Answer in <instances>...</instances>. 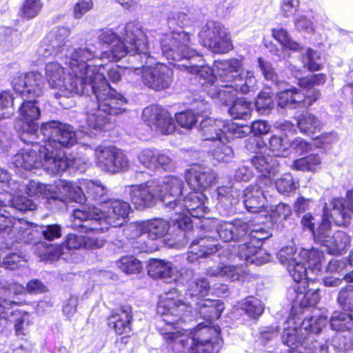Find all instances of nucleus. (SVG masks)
I'll use <instances>...</instances> for the list:
<instances>
[{
	"mask_svg": "<svg viewBox=\"0 0 353 353\" xmlns=\"http://www.w3.org/2000/svg\"><path fill=\"white\" fill-rule=\"evenodd\" d=\"M195 310L201 318L206 321L200 323L194 331L180 326L179 322L190 321L192 303L182 302L170 292L160 297L157 307L161 315L157 329L165 341L176 351H181L192 341L189 353H219L223 345L221 330L218 325L210 326L218 319L225 307L220 300L201 299L194 303Z\"/></svg>",
	"mask_w": 353,
	"mask_h": 353,
	"instance_id": "f257e3e1",
	"label": "nucleus"
},
{
	"mask_svg": "<svg viewBox=\"0 0 353 353\" xmlns=\"http://www.w3.org/2000/svg\"><path fill=\"white\" fill-rule=\"evenodd\" d=\"M43 138L47 141L43 145H35L18 152L12 157L17 168L27 170L42 167L49 174H54L72 167L80 172L86 169V162L80 158L65 157L62 148H69L77 143L73 128L57 121L46 122L41 128Z\"/></svg>",
	"mask_w": 353,
	"mask_h": 353,
	"instance_id": "f03ea898",
	"label": "nucleus"
},
{
	"mask_svg": "<svg viewBox=\"0 0 353 353\" xmlns=\"http://www.w3.org/2000/svg\"><path fill=\"white\" fill-rule=\"evenodd\" d=\"M96 57L92 48L80 47L72 50L69 57H64L65 63L69 67L68 76H65L64 68L57 62L48 63L46 66V77L50 87L57 90V99L70 97L74 94H85L88 83L85 76L91 77L97 70V65L88 63Z\"/></svg>",
	"mask_w": 353,
	"mask_h": 353,
	"instance_id": "7ed1b4c3",
	"label": "nucleus"
},
{
	"mask_svg": "<svg viewBox=\"0 0 353 353\" xmlns=\"http://www.w3.org/2000/svg\"><path fill=\"white\" fill-rule=\"evenodd\" d=\"M126 41L130 46V52L133 56L130 63L137 62L139 66L143 83L155 90H162L170 87L172 82L173 71L167 65L156 62L154 54H159L161 44L150 46L146 34L133 23L127 26Z\"/></svg>",
	"mask_w": 353,
	"mask_h": 353,
	"instance_id": "20e7f679",
	"label": "nucleus"
},
{
	"mask_svg": "<svg viewBox=\"0 0 353 353\" xmlns=\"http://www.w3.org/2000/svg\"><path fill=\"white\" fill-rule=\"evenodd\" d=\"M130 209L128 202L119 199L108 200L101 208L83 206L73 211L70 228L86 234L91 232H103L110 226L123 225Z\"/></svg>",
	"mask_w": 353,
	"mask_h": 353,
	"instance_id": "39448f33",
	"label": "nucleus"
},
{
	"mask_svg": "<svg viewBox=\"0 0 353 353\" xmlns=\"http://www.w3.org/2000/svg\"><path fill=\"white\" fill-rule=\"evenodd\" d=\"M213 229H215L216 234L223 241L239 242L247 234L249 224L241 219L228 222L204 219L201 221V230L205 234H200L199 239L192 241L187 255L189 262L193 263L199 258L210 255L218 250L217 241L211 235Z\"/></svg>",
	"mask_w": 353,
	"mask_h": 353,
	"instance_id": "423d86ee",
	"label": "nucleus"
},
{
	"mask_svg": "<svg viewBox=\"0 0 353 353\" xmlns=\"http://www.w3.org/2000/svg\"><path fill=\"white\" fill-rule=\"evenodd\" d=\"M183 188V181L180 177L168 175L145 183L128 186L125 192L130 194L132 203L137 209L151 207L160 199L165 207L172 212L180 199Z\"/></svg>",
	"mask_w": 353,
	"mask_h": 353,
	"instance_id": "0eeeda50",
	"label": "nucleus"
},
{
	"mask_svg": "<svg viewBox=\"0 0 353 353\" xmlns=\"http://www.w3.org/2000/svg\"><path fill=\"white\" fill-rule=\"evenodd\" d=\"M191 22L190 17L183 12L174 11L168 14V26L170 31L159 35L158 39L161 53L168 60L180 61L201 58L199 53L189 46L190 34L181 30L190 25Z\"/></svg>",
	"mask_w": 353,
	"mask_h": 353,
	"instance_id": "6e6552de",
	"label": "nucleus"
},
{
	"mask_svg": "<svg viewBox=\"0 0 353 353\" xmlns=\"http://www.w3.org/2000/svg\"><path fill=\"white\" fill-rule=\"evenodd\" d=\"M277 258L295 282L305 279L314 280L310 274L319 275L322 269L323 253L317 249L301 248L294 246L282 248L277 254Z\"/></svg>",
	"mask_w": 353,
	"mask_h": 353,
	"instance_id": "1a4fd4ad",
	"label": "nucleus"
},
{
	"mask_svg": "<svg viewBox=\"0 0 353 353\" xmlns=\"http://www.w3.org/2000/svg\"><path fill=\"white\" fill-rule=\"evenodd\" d=\"M103 64L97 66L94 74L91 77L85 76L88 83L85 93L91 91L97 101V107L102 108L108 114H119L127 110V99L108 84L103 72H100L103 68Z\"/></svg>",
	"mask_w": 353,
	"mask_h": 353,
	"instance_id": "9d476101",
	"label": "nucleus"
},
{
	"mask_svg": "<svg viewBox=\"0 0 353 353\" xmlns=\"http://www.w3.org/2000/svg\"><path fill=\"white\" fill-rule=\"evenodd\" d=\"M18 112L19 117L15 123V128L21 133V140L27 144L19 152L28 147L46 145L47 141L43 138L41 128L39 131L37 123L41 116L38 101L35 99L24 100L20 105ZM45 123H43L41 128Z\"/></svg>",
	"mask_w": 353,
	"mask_h": 353,
	"instance_id": "9b49d317",
	"label": "nucleus"
},
{
	"mask_svg": "<svg viewBox=\"0 0 353 353\" xmlns=\"http://www.w3.org/2000/svg\"><path fill=\"white\" fill-rule=\"evenodd\" d=\"M206 196L201 192L194 190L185 198L179 200L171 214L172 221L183 230L193 228L190 217L203 220L204 215L209 212Z\"/></svg>",
	"mask_w": 353,
	"mask_h": 353,
	"instance_id": "f8f14e48",
	"label": "nucleus"
},
{
	"mask_svg": "<svg viewBox=\"0 0 353 353\" xmlns=\"http://www.w3.org/2000/svg\"><path fill=\"white\" fill-rule=\"evenodd\" d=\"M314 310L315 315L309 319H305L301 324V319L295 316H290L284 323L282 341L289 347H297L303 343L307 334H318L327 323V318L318 314Z\"/></svg>",
	"mask_w": 353,
	"mask_h": 353,
	"instance_id": "ddd939ff",
	"label": "nucleus"
},
{
	"mask_svg": "<svg viewBox=\"0 0 353 353\" xmlns=\"http://www.w3.org/2000/svg\"><path fill=\"white\" fill-rule=\"evenodd\" d=\"M133 23L137 25L140 30H143L141 26L139 23L136 22H130L128 23L123 28L122 31L120 32V35L117 36L115 32H113L112 29L105 28L99 32L98 39L101 43L107 44L110 46V49L107 51H104L100 54L99 57L97 55V52L95 50V47L91 44H87L85 47L90 46L94 50L96 57L88 61V63H90L92 61H94L98 67L100 63H97L99 61L107 60L108 61H117L124 57L126 54H129V61L132 59V57L133 56L132 52H130V44L127 42V26Z\"/></svg>",
	"mask_w": 353,
	"mask_h": 353,
	"instance_id": "4468645a",
	"label": "nucleus"
},
{
	"mask_svg": "<svg viewBox=\"0 0 353 353\" xmlns=\"http://www.w3.org/2000/svg\"><path fill=\"white\" fill-rule=\"evenodd\" d=\"M56 187L65 195L66 201L70 200L82 203L85 198H88L97 202L99 206H95L96 208H101L107 201L105 200L106 189L99 181L81 179L77 185L71 181L60 179Z\"/></svg>",
	"mask_w": 353,
	"mask_h": 353,
	"instance_id": "2eb2a0df",
	"label": "nucleus"
},
{
	"mask_svg": "<svg viewBox=\"0 0 353 353\" xmlns=\"http://www.w3.org/2000/svg\"><path fill=\"white\" fill-rule=\"evenodd\" d=\"M349 214L343 199L334 198L330 203H325L323 210V214L321 219L310 212L305 213L301 220V225L304 230H309L312 232L314 241L316 242V234L321 230L322 226L326 224L327 226L331 223V219L337 225H342L348 219Z\"/></svg>",
	"mask_w": 353,
	"mask_h": 353,
	"instance_id": "dca6fc26",
	"label": "nucleus"
},
{
	"mask_svg": "<svg viewBox=\"0 0 353 353\" xmlns=\"http://www.w3.org/2000/svg\"><path fill=\"white\" fill-rule=\"evenodd\" d=\"M71 33L70 28L65 26L54 27L41 41L37 50L39 61L54 56L60 59L69 57L74 48L68 44V37Z\"/></svg>",
	"mask_w": 353,
	"mask_h": 353,
	"instance_id": "f3484780",
	"label": "nucleus"
},
{
	"mask_svg": "<svg viewBox=\"0 0 353 353\" xmlns=\"http://www.w3.org/2000/svg\"><path fill=\"white\" fill-rule=\"evenodd\" d=\"M256 79L252 70H241L230 84L221 85V89L218 90L215 86L210 90V97L218 99L223 104H229L234 101L237 92L247 94L254 90Z\"/></svg>",
	"mask_w": 353,
	"mask_h": 353,
	"instance_id": "a211bd4d",
	"label": "nucleus"
},
{
	"mask_svg": "<svg viewBox=\"0 0 353 353\" xmlns=\"http://www.w3.org/2000/svg\"><path fill=\"white\" fill-rule=\"evenodd\" d=\"M199 131L203 139L210 143L220 140L241 138L246 134L243 126L212 118H205L201 121Z\"/></svg>",
	"mask_w": 353,
	"mask_h": 353,
	"instance_id": "6ab92c4d",
	"label": "nucleus"
},
{
	"mask_svg": "<svg viewBox=\"0 0 353 353\" xmlns=\"http://www.w3.org/2000/svg\"><path fill=\"white\" fill-rule=\"evenodd\" d=\"M201 43L214 53H227L232 48L230 34L219 22L208 21L199 33Z\"/></svg>",
	"mask_w": 353,
	"mask_h": 353,
	"instance_id": "aec40b11",
	"label": "nucleus"
},
{
	"mask_svg": "<svg viewBox=\"0 0 353 353\" xmlns=\"http://www.w3.org/2000/svg\"><path fill=\"white\" fill-rule=\"evenodd\" d=\"M57 181L53 185L43 184L36 181H23L12 179L8 188L16 193H26L30 196H43L48 199L59 200L66 203V197L57 188Z\"/></svg>",
	"mask_w": 353,
	"mask_h": 353,
	"instance_id": "412c9836",
	"label": "nucleus"
},
{
	"mask_svg": "<svg viewBox=\"0 0 353 353\" xmlns=\"http://www.w3.org/2000/svg\"><path fill=\"white\" fill-rule=\"evenodd\" d=\"M96 165L101 170L116 173L126 170L129 161L124 152L113 146H99L94 151Z\"/></svg>",
	"mask_w": 353,
	"mask_h": 353,
	"instance_id": "4be33fe9",
	"label": "nucleus"
},
{
	"mask_svg": "<svg viewBox=\"0 0 353 353\" xmlns=\"http://www.w3.org/2000/svg\"><path fill=\"white\" fill-rule=\"evenodd\" d=\"M1 204L0 207V234L7 233L17 241L31 242L34 228L32 224L23 219H16Z\"/></svg>",
	"mask_w": 353,
	"mask_h": 353,
	"instance_id": "5701e85b",
	"label": "nucleus"
},
{
	"mask_svg": "<svg viewBox=\"0 0 353 353\" xmlns=\"http://www.w3.org/2000/svg\"><path fill=\"white\" fill-rule=\"evenodd\" d=\"M13 90L27 99H35L42 95L44 81L39 72L19 73L12 80Z\"/></svg>",
	"mask_w": 353,
	"mask_h": 353,
	"instance_id": "b1692460",
	"label": "nucleus"
},
{
	"mask_svg": "<svg viewBox=\"0 0 353 353\" xmlns=\"http://www.w3.org/2000/svg\"><path fill=\"white\" fill-rule=\"evenodd\" d=\"M320 94L317 90L307 91L305 94L300 89L291 87L279 92L276 99L278 106L282 108H296L312 105L319 99Z\"/></svg>",
	"mask_w": 353,
	"mask_h": 353,
	"instance_id": "393cba45",
	"label": "nucleus"
},
{
	"mask_svg": "<svg viewBox=\"0 0 353 353\" xmlns=\"http://www.w3.org/2000/svg\"><path fill=\"white\" fill-rule=\"evenodd\" d=\"M321 230L316 234V242L326 248L327 252L332 254H339L350 245V236L346 232L337 230L333 233L332 223L327 226L324 224Z\"/></svg>",
	"mask_w": 353,
	"mask_h": 353,
	"instance_id": "a878e982",
	"label": "nucleus"
},
{
	"mask_svg": "<svg viewBox=\"0 0 353 353\" xmlns=\"http://www.w3.org/2000/svg\"><path fill=\"white\" fill-rule=\"evenodd\" d=\"M143 121L152 129L169 134L175 130V123L170 113L159 106H149L143 110Z\"/></svg>",
	"mask_w": 353,
	"mask_h": 353,
	"instance_id": "bb28decb",
	"label": "nucleus"
},
{
	"mask_svg": "<svg viewBox=\"0 0 353 353\" xmlns=\"http://www.w3.org/2000/svg\"><path fill=\"white\" fill-rule=\"evenodd\" d=\"M239 242L237 256L246 264L260 265L270 260V255L253 241L246 239V236Z\"/></svg>",
	"mask_w": 353,
	"mask_h": 353,
	"instance_id": "cd10ccee",
	"label": "nucleus"
},
{
	"mask_svg": "<svg viewBox=\"0 0 353 353\" xmlns=\"http://www.w3.org/2000/svg\"><path fill=\"white\" fill-rule=\"evenodd\" d=\"M216 174L209 168L194 165L185 172V179L190 188L201 192L212 185Z\"/></svg>",
	"mask_w": 353,
	"mask_h": 353,
	"instance_id": "c85d7f7f",
	"label": "nucleus"
},
{
	"mask_svg": "<svg viewBox=\"0 0 353 353\" xmlns=\"http://www.w3.org/2000/svg\"><path fill=\"white\" fill-rule=\"evenodd\" d=\"M169 229V222L162 219H154L143 223L132 224L128 227V230L134 232L132 238L146 232L148 237L152 240L163 238L168 232Z\"/></svg>",
	"mask_w": 353,
	"mask_h": 353,
	"instance_id": "c756f323",
	"label": "nucleus"
},
{
	"mask_svg": "<svg viewBox=\"0 0 353 353\" xmlns=\"http://www.w3.org/2000/svg\"><path fill=\"white\" fill-rule=\"evenodd\" d=\"M201 55V54H199ZM201 58H193L190 60L185 59L186 61H190L189 65H179V67L180 70L186 71L188 73L191 74L196 75L199 80H203V82H201V83L205 87V89H208V93L210 94V90L211 89L212 86H215L218 88V90L219 89H221V85H214V81L215 79L217 81L216 75L215 76L214 72H216L214 68L212 69L208 65H198L196 64H194L191 62L192 60L195 59L196 61H202V56H201Z\"/></svg>",
	"mask_w": 353,
	"mask_h": 353,
	"instance_id": "7c9ffc66",
	"label": "nucleus"
},
{
	"mask_svg": "<svg viewBox=\"0 0 353 353\" xmlns=\"http://www.w3.org/2000/svg\"><path fill=\"white\" fill-rule=\"evenodd\" d=\"M148 274L154 279H162L168 283L179 280V272L172 263L159 259H152L148 264Z\"/></svg>",
	"mask_w": 353,
	"mask_h": 353,
	"instance_id": "2f4dec72",
	"label": "nucleus"
},
{
	"mask_svg": "<svg viewBox=\"0 0 353 353\" xmlns=\"http://www.w3.org/2000/svg\"><path fill=\"white\" fill-rule=\"evenodd\" d=\"M316 276L310 274V276L314 277L316 280ZM305 280L311 281L305 279L301 282H296L293 288V291L296 293V296L293 300L294 305L299 304L300 307L305 308L315 305L320 299L319 291L318 289H309L306 290Z\"/></svg>",
	"mask_w": 353,
	"mask_h": 353,
	"instance_id": "473e14b6",
	"label": "nucleus"
},
{
	"mask_svg": "<svg viewBox=\"0 0 353 353\" xmlns=\"http://www.w3.org/2000/svg\"><path fill=\"white\" fill-rule=\"evenodd\" d=\"M283 132L281 135H272L269 140L270 150L275 156L284 157L290 147L287 139L289 133L293 134L296 131L294 125L290 121L280 123L278 125Z\"/></svg>",
	"mask_w": 353,
	"mask_h": 353,
	"instance_id": "72a5a7b5",
	"label": "nucleus"
},
{
	"mask_svg": "<svg viewBox=\"0 0 353 353\" xmlns=\"http://www.w3.org/2000/svg\"><path fill=\"white\" fill-rule=\"evenodd\" d=\"M242 65V61L237 59L215 61L214 67L217 80L223 84H230Z\"/></svg>",
	"mask_w": 353,
	"mask_h": 353,
	"instance_id": "f704fd0d",
	"label": "nucleus"
},
{
	"mask_svg": "<svg viewBox=\"0 0 353 353\" xmlns=\"http://www.w3.org/2000/svg\"><path fill=\"white\" fill-rule=\"evenodd\" d=\"M85 121L88 128L101 130L108 124V113L97 107V101H89L85 106Z\"/></svg>",
	"mask_w": 353,
	"mask_h": 353,
	"instance_id": "c9c22d12",
	"label": "nucleus"
},
{
	"mask_svg": "<svg viewBox=\"0 0 353 353\" xmlns=\"http://www.w3.org/2000/svg\"><path fill=\"white\" fill-rule=\"evenodd\" d=\"M10 192L7 194L0 193V207L1 204L3 206L10 209H16L19 211L25 212L27 210H33L36 208V204L32 200L23 196L22 195H17L15 196L16 193L10 189Z\"/></svg>",
	"mask_w": 353,
	"mask_h": 353,
	"instance_id": "e433bc0d",
	"label": "nucleus"
},
{
	"mask_svg": "<svg viewBox=\"0 0 353 353\" xmlns=\"http://www.w3.org/2000/svg\"><path fill=\"white\" fill-rule=\"evenodd\" d=\"M208 274L212 276H221L231 281H242L245 278L246 270L242 265L220 264L209 268Z\"/></svg>",
	"mask_w": 353,
	"mask_h": 353,
	"instance_id": "4c0bfd02",
	"label": "nucleus"
},
{
	"mask_svg": "<svg viewBox=\"0 0 353 353\" xmlns=\"http://www.w3.org/2000/svg\"><path fill=\"white\" fill-rule=\"evenodd\" d=\"M105 241L102 239L94 238L88 236L69 234L64 241L63 246L68 249H97L102 248Z\"/></svg>",
	"mask_w": 353,
	"mask_h": 353,
	"instance_id": "58836bf2",
	"label": "nucleus"
},
{
	"mask_svg": "<svg viewBox=\"0 0 353 353\" xmlns=\"http://www.w3.org/2000/svg\"><path fill=\"white\" fill-rule=\"evenodd\" d=\"M256 154L251 159V163L255 169L261 173L259 177H269L277 169L278 163L275 157L264 155L261 151L255 152Z\"/></svg>",
	"mask_w": 353,
	"mask_h": 353,
	"instance_id": "ea45409f",
	"label": "nucleus"
},
{
	"mask_svg": "<svg viewBox=\"0 0 353 353\" xmlns=\"http://www.w3.org/2000/svg\"><path fill=\"white\" fill-rule=\"evenodd\" d=\"M26 290L22 285L16 283H9L6 280H0V303L6 307L12 308L17 305L14 295L21 294Z\"/></svg>",
	"mask_w": 353,
	"mask_h": 353,
	"instance_id": "a19ab883",
	"label": "nucleus"
},
{
	"mask_svg": "<svg viewBox=\"0 0 353 353\" xmlns=\"http://www.w3.org/2000/svg\"><path fill=\"white\" fill-rule=\"evenodd\" d=\"M210 290V283L205 278H194L188 285L185 293V299H190V303H194L199 301L200 298L208 295Z\"/></svg>",
	"mask_w": 353,
	"mask_h": 353,
	"instance_id": "79ce46f5",
	"label": "nucleus"
},
{
	"mask_svg": "<svg viewBox=\"0 0 353 353\" xmlns=\"http://www.w3.org/2000/svg\"><path fill=\"white\" fill-rule=\"evenodd\" d=\"M131 320V310L126 307L112 315L109 319V325L114 329L117 334L121 335L130 331Z\"/></svg>",
	"mask_w": 353,
	"mask_h": 353,
	"instance_id": "37998d69",
	"label": "nucleus"
},
{
	"mask_svg": "<svg viewBox=\"0 0 353 353\" xmlns=\"http://www.w3.org/2000/svg\"><path fill=\"white\" fill-rule=\"evenodd\" d=\"M8 321H14L16 334L19 336H26L29 332V326L32 324L30 314L18 310L8 307Z\"/></svg>",
	"mask_w": 353,
	"mask_h": 353,
	"instance_id": "c03bdc74",
	"label": "nucleus"
},
{
	"mask_svg": "<svg viewBox=\"0 0 353 353\" xmlns=\"http://www.w3.org/2000/svg\"><path fill=\"white\" fill-rule=\"evenodd\" d=\"M322 159L318 154H310L306 157L294 160L291 165L293 170L307 172H317L321 168Z\"/></svg>",
	"mask_w": 353,
	"mask_h": 353,
	"instance_id": "a18cd8bd",
	"label": "nucleus"
},
{
	"mask_svg": "<svg viewBox=\"0 0 353 353\" xmlns=\"http://www.w3.org/2000/svg\"><path fill=\"white\" fill-rule=\"evenodd\" d=\"M227 106L231 105L228 112L230 116L236 119H247L250 117L252 111V104L245 100V98H234V101Z\"/></svg>",
	"mask_w": 353,
	"mask_h": 353,
	"instance_id": "49530a36",
	"label": "nucleus"
},
{
	"mask_svg": "<svg viewBox=\"0 0 353 353\" xmlns=\"http://www.w3.org/2000/svg\"><path fill=\"white\" fill-rule=\"evenodd\" d=\"M228 141L220 140L210 145L212 156L219 162L228 163L234 157L232 148L227 144Z\"/></svg>",
	"mask_w": 353,
	"mask_h": 353,
	"instance_id": "de8ad7c7",
	"label": "nucleus"
},
{
	"mask_svg": "<svg viewBox=\"0 0 353 353\" xmlns=\"http://www.w3.org/2000/svg\"><path fill=\"white\" fill-rule=\"evenodd\" d=\"M131 67L122 68L118 65H112L108 70V75L109 79L114 83L118 82L121 77H125L128 80L132 81L134 76L137 75V72H139V66L137 65V62L131 63Z\"/></svg>",
	"mask_w": 353,
	"mask_h": 353,
	"instance_id": "09e8293b",
	"label": "nucleus"
},
{
	"mask_svg": "<svg viewBox=\"0 0 353 353\" xmlns=\"http://www.w3.org/2000/svg\"><path fill=\"white\" fill-rule=\"evenodd\" d=\"M330 327L332 330L353 332V318L351 314L335 311L330 318Z\"/></svg>",
	"mask_w": 353,
	"mask_h": 353,
	"instance_id": "8fccbe9b",
	"label": "nucleus"
},
{
	"mask_svg": "<svg viewBox=\"0 0 353 353\" xmlns=\"http://www.w3.org/2000/svg\"><path fill=\"white\" fill-rule=\"evenodd\" d=\"M297 124L301 132L308 134L320 131L322 127L321 121L315 115L308 112L299 117Z\"/></svg>",
	"mask_w": 353,
	"mask_h": 353,
	"instance_id": "3c124183",
	"label": "nucleus"
},
{
	"mask_svg": "<svg viewBox=\"0 0 353 353\" xmlns=\"http://www.w3.org/2000/svg\"><path fill=\"white\" fill-rule=\"evenodd\" d=\"M330 345L336 353H346L353 348V332L336 334L332 337Z\"/></svg>",
	"mask_w": 353,
	"mask_h": 353,
	"instance_id": "603ef678",
	"label": "nucleus"
},
{
	"mask_svg": "<svg viewBox=\"0 0 353 353\" xmlns=\"http://www.w3.org/2000/svg\"><path fill=\"white\" fill-rule=\"evenodd\" d=\"M272 34L284 49L298 52L302 48L301 44L293 40L288 31L283 28L272 29Z\"/></svg>",
	"mask_w": 353,
	"mask_h": 353,
	"instance_id": "864d4df0",
	"label": "nucleus"
},
{
	"mask_svg": "<svg viewBox=\"0 0 353 353\" xmlns=\"http://www.w3.org/2000/svg\"><path fill=\"white\" fill-rule=\"evenodd\" d=\"M43 6L42 0H23L19 14L23 19H32L40 13Z\"/></svg>",
	"mask_w": 353,
	"mask_h": 353,
	"instance_id": "5fc2aeb1",
	"label": "nucleus"
},
{
	"mask_svg": "<svg viewBox=\"0 0 353 353\" xmlns=\"http://www.w3.org/2000/svg\"><path fill=\"white\" fill-rule=\"evenodd\" d=\"M19 43V39L15 31L8 27L0 28V50H12Z\"/></svg>",
	"mask_w": 353,
	"mask_h": 353,
	"instance_id": "6e6d98bb",
	"label": "nucleus"
},
{
	"mask_svg": "<svg viewBox=\"0 0 353 353\" xmlns=\"http://www.w3.org/2000/svg\"><path fill=\"white\" fill-rule=\"evenodd\" d=\"M240 308L251 318L255 319L262 314L264 310V305L261 300L254 297L248 296L240 302Z\"/></svg>",
	"mask_w": 353,
	"mask_h": 353,
	"instance_id": "4d7b16f0",
	"label": "nucleus"
},
{
	"mask_svg": "<svg viewBox=\"0 0 353 353\" xmlns=\"http://www.w3.org/2000/svg\"><path fill=\"white\" fill-rule=\"evenodd\" d=\"M253 193L250 189H245L243 192V203L248 211L252 213L260 212L268 208V197L253 199Z\"/></svg>",
	"mask_w": 353,
	"mask_h": 353,
	"instance_id": "13d9d810",
	"label": "nucleus"
},
{
	"mask_svg": "<svg viewBox=\"0 0 353 353\" xmlns=\"http://www.w3.org/2000/svg\"><path fill=\"white\" fill-rule=\"evenodd\" d=\"M246 189H250L253 193V199L268 197V193L273 190L272 179L269 177H259L254 185H251Z\"/></svg>",
	"mask_w": 353,
	"mask_h": 353,
	"instance_id": "bf43d9fd",
	"label": "nucleus"
},
{
	"mask_svg": "<svg viewBox=\"0 0 353 353\" xmlns=\"http://www.w3.org/2000/svg\"><path fill=\"white\" fill-rule=\"evenodd\" d=\"M159 151L154 149L145 148L142 150L138 159L139 163L148 170L152 172L157 171V161Z\"/></svg>",
	"mask_w": 353,
	"mask_h": 353,
	"instance_id": "052dcab7",
	"label": "nucleus"
},
{
	"mask_svg": "<svg viewBox=\"0 0 353 353\" xmlns=\"http://www.w3.org/2000/svg\"><path fill=\"white\" fill-rule=\"evenodd\" d=\"M117 267L126 274H137L141 272V261L133 256H123L117 262Z\"/></svg>",
	"mask_w": 353,
	"mask_h": 353,
	"instance_id": "680f3d73",
	"label": "nucleus"
},
{
	"mask_svg": "<svg viewBox=\"0 0 353 353\" xmlns=\"http://www.w3.org/2000/svg\"><path fill=\"white\" fill-rule=\"evenodd\" d=\"M255 105L260 114H268L274 107L273 94L268 90L261 91L256 99Z\"/></svg>",
	"mask_w": 353,
	"mask_h": 353,
	"instance_id": "e2e57ef3",
	"label": "nucleus"
},
{
	"mask_svg": "<svg viewBox=\"0 0 353 353\" xmlns=\"http://www.w3.org/2000/svg\"><path fill=\"white\" fill-rule=\"evenodd\" d=\"M38 249L43 248V251H39V254L43 260L55 261L63 254V247L57 245H45L43 243L37 245Z\"/></svg>",
	"mask_w": 353,
	"mask_h": 353,
	"instance_id": "0e129e2a",
	"label": "nucleus"
},
{
	"mask_svg": "<svg viewBox=\"0 0 353 353\" xmlns=\"http://www.w3.org/2000/svg\"><path fill=\"white\" fill-rule=\"evenodd\" d=\"M276 188L279 192L281 194L289 193L296 190L298 187V183L294 181L292 174L288 173L283 174L275 182Z\"/></svg>",
	"mask_w": 353,
	"mask_h": 353,
	"instance_id": "69168bd1",
	"label": "nucleus"
},
{
	"mask_svg": "<svg viewBox=\"0 0 353 353\" xmlns=\"http://www.w3.org/2000/svg\"><path fill=\"white\" fill-rule=\"evenodd\" d=\"M270 236L271 233L261 225H256L252 229L249 225L246 239H249V241H253L259 247H261L263 241L268 239Z\"/></svg>",
	"mask_w": 353,
	"mask_h": 353,
	"instance_id": "338daca9",
	"label": "nucleus"
},
{
	"mask_svg": "<svg viewBox=\"0 0 353 353\" xmlns=\"http://www.w3.org/2000/svg\"><path fill=\"white\" fill-rule=\"evenodd\" d=\"M338 302L344 310L353 311V286L348 285L339 293Z\"/></svg>",
	"mask_w": 353,
	"mask_h": 353,
	"instance_id": "774afa93",
	"label": "nucleus"
}]
</instances>
